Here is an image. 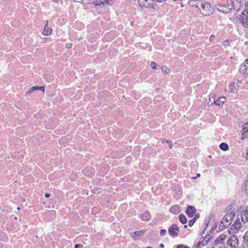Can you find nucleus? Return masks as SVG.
Segmentation results:
<instances>
[{
	"label": "nucleus",
	"instance_id": "8fccbe9b",
	"mask_svg": "<svg viewBox=\"0 0 248 248\" xmlns=\"http://www.w3.org/2000/svg\"><path fill=\"white\" fill-rule=\"evenodd\" d=\"M166 0H157V1L159 2H161L164 1H166Z\"/></svg>",
	"mask_w": 248,
	"mask_h": 248
},
{
	"label": "nucleus",
	"instance_id": "6e6552de",
	"mask_svg": "<svg viewBox=\"0 0 248 248\" xmlns=\"http://www.w3.org/2000/svg\"><path fill=\"white\" fill-rule=\"evenodd\" d=\"M218 10L221 12L225 13H230L232 9L231 4L227 5H218Z\"/></svg>",
	"mask_w": 248,
	"mask_h": 248
},
{
	"label": "nucleus",
	"instance_id": "a878e982",
	"mask_svg": "<svg viewBox=\"0 0 248 248\" xmlns=\"http://www.w3.org/2000/svg\"><path fill=\"white\" fill-rule=\"evenodd\" d=\"M161 70L162 72L165 73V74H169L170 73V68H169L168 67L164 66L162 67Z\"/></svg>",
	"mask_w": 248,
	"mask_h": 248
},
{
	"label": "nucleus",
	"instance_id": "de8ad7c7",
	"mask_svg": "<svg viewBox=\"0 0 248 248\" xmlns=\"http://www.w3.org/2000/svg\"><path fill=\"white\" fill-rule=\"evenodd\" d=\"M246 158L248 160V150H247L246 153Z\"/></svg>",
	"mask_w": 248,
	"mask_h": 248
},
{
	"label": "nucleus",
	"instance_id": "f3484780",
	"mask_svg": "<svg viewBox=\"0 0 248 248\" xmlns=\"http://www.w3.org/2000/svg\"><path fill=\"white\" fill-rule=\"evenodd\" d=\"M93 172V170L92 168L88 167L83 170V174L85 176L90 177L92 176Z\"/></svg>",
	"mask_w": 248,
	"mask_h": 248
},
{
	"label": "nucleus",
	"instance_id": "cd10ccee",
	"mask_svg": "<svg viewBox=\"0 0 248 248\" xmlns=\"http://www.w3.org/2000/svg\"><path fill=\"white\" fill-rule=\"evenodd\" d=\"M35 88L33 87H32L31 88L29 91L27 92L26 93V96H30L31 95V93L33 91H35Z\"/></svg>",
	"mask_w": 248,
	"mask_h": 248
},
{
	"label": "nucleus",
	"instance_id": "5701e85b",
	"mask_svg": "<svg viewBox=\"0 0 248 248\" xmlns=\"http://www.w3.org/2000/svg\"><path fill=\"white\" fill-rule=\"evenodd\" d=\"M105 2L104 0H96L93 1V3L96 6H100L101 5H104Z\"/></svg>",
	"mask_w": 248,
	"mask_h": 248
},
{
	"label": "nucleus",
	"instance_id": "f8f14e48",
	"mask_svg": "<svg viewBox=\"0 0 248 248\" xmlns=\"http://www.w3.org/2000/svg\"><path fill=\"white\" fill-rule=\"evenodd\" d=\"M243 133L242 140L248 137V123H245L242 127Z\"/></svg>",
	"mask_w": 248,
	"mask_h": 248
},
{
	"label": "nucleus",
	"instance_id": "f257e3e1",
	"mask_svg": "<svg viewBox=\"0 0 248 248\" xmlns=\"http://www.w3.org/2000/svg\"><path fill=\"white\" fill-rule=\"evenodd\" d=\"M234 216V214L232 212L226 214L222 219L219 226V229L220 230H223L231 225L232 220Z\"/></svg>",
	"mask_w": 248,
	"mask_h": 248
},
{
	"label": "nucleus",
	"instance_id": "c756f323",
	"mask_svg": "<svg viewBox=\"0 0 248 248\" xmlns=\"http://www.w3.org/2000/svg\"><path fill=\"white\" fill-rule=\"evenodd\" d=\"M33 87L35 88V90H40L42 91L43 92H45V86H33Z\"/></svg>",
	"mask_w": 248,
	"mask_h": 248
},
{
	"label": "nucleus",
	"instance_id": "bb28decb",
	"mask_svg": "<svg viewBox=\"0 0 248 248\" xmlns=\"http://www.w3.org/2000/svg\"><path fill=\"white\" fill-rule=\"evenodd\" d=\"M170 210L171 213H174L176 212H178L179 207L177 205H175L171 207Z\"/></svg>",
	"mask_w": 248,
	"mask_h": 248
},
{
	"label": "nucleus",
	"instance_id": "412c9836",
	"mask_svg": "<svg viewBox=\"0 0 248 248\" xmlns=\"http://www.w3.org/2000/svg\"><path fill=\"white\" fill-rule=\"evenodd\" d=\"M212 237H205L202 241H201L202 244V246H206L211 240Z\"/></svg>",
	"mask_w": 248,
	"mask_h": 248
},
{
	"label": "nucleus",
	"instance_id": "9b49d317",
	"mask_svg": "<svg viewBox=\"0 0 248 248\" xmlns=\"http://www.w3.org/2000/svg\"><path fill=\"white\" fill-rule=\"evenodd\" d=\"M179 231V228L176 224L172 225L169 229L170 234L172 236L177 235Z\"/></svg>",
	"mask_w": 248,
	"mask_h": 248
},
{
	"label": "nucleus",
	"instance_id": "4468645a",
	"mask_svg": "<svg viewBox=\"0 0 248 248\" xmlns=\"http://www.w3.org/2000/svg\"><path fill=\"white\" fill-rule=\"evenodd\" d=\"M196 212V209L194 206H189L187 208L186 213L190 217H193L195 216Z\"/></svg>",
	"mask_w": 248,
	"mask_h": 248
},
{
	"label": "nucleus",
	"instance_id": "ea45409f",
	"mask_svg": "<svg viewBox=\"0 0 248 248\" xmlns=\"http://www.w3.org/2000/svg\"><path fill=\"white\" fill-rule=\"evenodd\" d=\"M176 248H189L187 246H186L185 245H180L177 246Z\"/></svg>",
	"mask_w": 248,
	"mask_h": 248
},
{
	"label": "nucleus",
	"instance_id": "a19ab883",
	"mask_svg": "<svg viewBox=\"0 0 248 248\" xmlns=\"http://www.w3.org/2000/svg\"><path fill=\"white\" fill-rule=\"evenodd\" d=\"M72 44L71 43H68L65 45V47L66 48H70L72 47Z\"/></svg>",
	"mask_w": 248,
	"mask_h": 248
},
{
	"label": "nucleus",
	"instance_id": "79ce46f5",
	"mask_svg": "<svg viewBox=\"0 0 248 248\" xmlns=\"http://www.w3.org/2000/svg\"><path fill=\"white\" fill-rule=\"evenodd\" d=\"M82 245L80 244H76L75 245V248H82Z\"/></svg>",
	"mask_w": 248,
	"mask_h": 248
},
{
	"label": "nucleus",
	"instance_id": "37998d69",
	"mask_svg": "<svg viewBox=\"0 0 248 248\" xmlns=\"http://www.w3.org/2000/svg\"><path fill=\"white\" fill-rule=\"evenodd\" d=\"M201 176V174L200 173H198L197 174V176L196 177H193L192 179H196L197 177H199L200 176Z\"/></svg>",
	"mask_w": 248,
	"mask_h": 248
},
{
	"label": "nucleus",
	"instance_id": "72a5a7b5",
	"mask_svg": "<svg viewBox=\"0 0 248 248\" xmlns=\"http://www.w3.org/2000/svg\"><path fill=\"white\" fill-rule=\"evenodd\" d=\"M167 233V231L165 229H162V230H161L160 231V235L161 236H164Z\"/></svg>",
	"mask_w": 248,
	"mask_h": 248
},
{
	"label": "nucleus",
	"instance_id": "20e7f679",
	"mask_svg": "<svg viewBox=\"0 0 248 248\" xmlns=\"http://www.w3.org/2000/svg\"><path fill=\"white\" fill-rule=\"evenodd\" d=\"M244 0H231L232 9L233 8L235 11H239L243 7L244 5Z\"/></svg>",
	"mask_w": 248,
	"mask_h": 248
},
{
	"label": "nucleus",
	"instance_id": "1a4fd4ad",
	"mask_svg": "<svg viewBox=\"0 0 248 248\" xmlns=\"http://www.w3.org/2000/svg\"><path fill=\"white\" fill-rule=\"evenodd\" d=\"M239 86L237 83L232 82L228 86V90L231 93H235L239 90Z\"/></svg>",
	"mask_w": 248,
	"mask_h": 248
},
{
	"label": "nucleus",
	"instance_id": "dca6fc26",
	"mask_svg": "<svg viewBox=\"0 0 248 248\" xmlns=\"http://www.w3.org/2000/svg\"><path fill=\"white\" fill-rule=\"evenodd\" d=\"M226 101V99L225 97H220L217 99L215 100V98L213 99L214 103L217 106H221Z\"/></svg>",
	"mask_w": 248,
	"mask_h": 248
},
{
	"label": "nucleus",
	"instance_id": "4be33fe9",
	"mask_svg": "<svg viewBox=\"0 0 248 248\" xmlns=\"http://www.w3.org/2000/svg\"><path fill=\"white\" fill-rule=\"evenodd\" d=\"M219 148L223 151H226L228 150L229 146L227 144L225 143H221L219 145Z\"/></svg>",
	"mask_w": 248,
	"mask_h": 248
},
{
	"label": "nucleus",
	"instance_id": "c85d7f7f",
	"mask_svg": "<svg viewBox=\"0 0 248 248\" xmlns=\"http://www.w3.org/2000/svg\"><path fill=\"white\" fill-rule=\"evenodd\" d=\"M105 3L109 5L112 6L114 3V0H104Z\"/></svg>",
	"mask_w": 248,
	"mask_h": 248
},
{
	"label": "nucleus",
	"instance_id": "6ab92c4d",
	"mask_svg": "<svg viewBox=\"0 0 248 248\" xmlns=\"http://www.w3.org/2000/svg\"><path fill=\"white\" fill-rule=\"evenodd\" d=\"M142 220L147 221L151 218V216L149 212H145L141 216Z\"/></svg>",
	"mask_w": 248,
	"mask_h": 248
},
{
	"label": "nucleus",
	"instance_id": "4c0bfd02",
	"mask_svg": "<svg viewBox=\"0 0 248 248\" xmlns=\"http://www.w3.org/2000/svg\"><path fill=\"white\" fill-rule=\"evenodd\" d=\"M166 142L169 144L170 148V149L172 148V143L171 141L169 140H167Z\"/></svg>",
	"mask_w": 248,
	"mask_h": 248
},
{
	"label": "nucleus",
	"instance_id": "393cba45",
	"mask_svg": "<svg viewBox=\"0 0 248 248\" xmlns=\"http://www.w3.org/2000/svg\"><path fill=\"white\" fill-rule=\"evenodd\" d=\"M212 248H225L224 243H214Z\"/></svg>",
	"mask_w": 248,
	"mask_h": 248
},
{
	"label": "nucleus",
	"instance_id": "603ef678",
	"mask_svg": "<svg viewBox=\"0 0 248 248\" xmlns=\"http://www.w3.org/2000/svg\"><path fill=\"white\" fill-rule=\"evenodd\" d=\"M17 209L18 210H19L20 208H19V207H17Z\"/></svg>",
	"mask_w": 248,
	"mask_h": 248
},
{
	"label": "nucleus",
	"instance_id": "39448f33",
	"mask_svg": "<svg viewBox=\"0 0 248 248\" xmlns=\"http://www.w3.org/2000/svg\"><path fill=\"white\" fill-rule=\"evenodd\" d=\"M239 19L245 27H248V9L245 10L240 15Z\"/></svg>",
	"mask_w": 248,
	"mask_h": 248
},
{
	"label": "nucleus",
	"instance_id": "aec40b11",
	"mask_svg": "<svg viewBox=\"0 0 248 248\" xmlns=\"http://www.w3.org/2000/svg\"><path fill=\"white\" fill-rule=\"evenodd\" d=\"M226 238V235L224 234L220 235L217 239L215 241V243H223V241Z\"/></svg>",
	"mask_w": 248,
	"mask_h": 248
},
{
	"label": "nucleus",
	"instance_id": "ddd939ff",
	"mask_svg": "<svg viewBox=\"0 0 248 248\" xmlns=\"http://www.w3.org/2000/svg\"><path fill=\"white\" fill-rule=\"evenodd\" d=\"M144 232L142 231H139L134 232L131 234V236L135 240H139L143 235Z\"/></svg>",
	"mask_w": 248,
	"mask_h": 248
},
{
	"label": "nucleus",
	"instance_id": "423d86ee",
	"mask_svg": "<svg viewBox=\"0 0 248 248\" xmlns=\"http://www.w3.org/2000/svg\"><path fill=\"white\" fill-rule=\"evenodd\" d=\"M241 223L238 219L235 220L234 223L231 226V228L228 230V232L230 233H234L237 232L241 227Z\"/></svg>",
	"mask_w": 248,
	"mask_h": 248
},
{
	"label": "nucleus",
	"instance_id": "e433bc0d",
	"mask_svg": "<svg viewBox=\"0 0 248 248\" xmlns=\"http://www.w3.org/2000/svg\"><path fill=\"white\" fill-rule=\"evenodd\" d=\"M214 39H215V35L213 34H211L209 38L210 42H212L213 41H214Z\"/></svg>",
	"mask_w": 248,
	"mask_h": 248
},
{
	"label": "nucleus",
	"instance_id": "f03ea898",
	"mask_svg": "<svg viewBox=\"0 0 248 248\" xmlns=\"http://www.w3.org/2000/svg\"><path fill=\"white\" fill-rule=\"evenodd\" d=\"M199 8L203 15L207 16L212 13L211 5L207 2L201 3Z\"/></svg>",
	"mask_w": 248,
	"mask_h": 248
},
{
	"label": "nucleus",
	"instance_id": "f704fd0d",
	"mask_svg": "<svg viewBox=\"0 0 248 248\" xmlns=\"http://www.w3.org/2000/svg\"><path fill=\"white\" fill-rule=\"evenodd\" d=\"M229 45V41L225 40L222 42V46H228Z\"/></svg>",
	"mask_w": 248,
	"mask_h": 248
},
{
	"label": "nucleus",
	"instance_id": "864d4df0",
	"mask_svg": "<svg viewBox=\"0 0 248 248\" xmlns=\"http://www.w3.org/2000/svg\"><path fill=\"white\" fill-rule=\"evenodd\" d=\"M209 100H210L211 102H212L211 98H209Z\"/></svg>",
	"mask_w": 248,
	"mask_h": 248
},
{
	"label": "nucleus",
	"instance_id": "a211bd4d",
	"mask_svg": "<svg viewBox=\"0 0 248 248\" xmlns=\"http://www.w3.org/2000/svg\"><path fill=\"white\" fill-rule=\"evenodd\" d=\"M52 31V29L47 26V23L45 25L43 34L45 35L48 36L50 35Z\"/></svg>",
	"mask_w": 248,
	"mask_h": 248
},
{
	"label": "nucleus",
	"instance_id": "b1692460",
	"mask_svg": "<svg viewBox=\"0 0 248 248\" xmlns=\"http://www.w3.org/2000/svg\"><path fill=\"white\" fill-rule=\"evenodd\" d=\"M179 218L180 221L182 224H185V223H186V222H187V219H186V217L183 214H180L179 215Z\"/></svg>",
	"mask_w": 248,
	"mask_h": 248
},
{
	"label": "nucleus",
	"instance_id": "7ed1b4c3",
	"mask_svg": "<svg viewBox=\"0 0 248 248\" xmlns=\"http://www.w3.org/2000/svg\"><path fill=\"white\" fill-rule=\"evenodd\" d=\"M227 243L232 248H237L238 247V239L237 236H230L228 239Z\"/></svg>",
	"mask_w": 248,
	"mask_h": 248
},
{
	"label": "nucleus",
	"instance_id": "49530a36",
	"mask_svg": "<svg viewBox=\"0 0 248 248\" xmlns=\"http://www.w3.org/2000/svg\"><path fill=\"white\" fill-rule=\"evenodd\" d=\"M62 0H53V1L54 2H56V3H58L59 2H60V1H61Z\"/></svg>",
	"mask_w": 248,
	"mask_h": 248
},
{
	"label": "nucleus",
	"instance_id": "2f4dec72",
	"mask_svg": "<svg viewBox=\"0 0 248 248\" xmlns=\"http://www.w3.org/2000/svg\"><path fill=\"white\" fill-rule=\"evenodd\" d=\"M202 247H203L201 241H199L196 244L195 248H202Z\"/></svg>",
	"mask_w": 248,
	"mask_h": 248
},
{
	"label": "nucleus",
	"instance_id": "58836bf2",
	"mask_svg": "<svg viewBox=\"0 0 248 248\" xmlns=\"http://www.w3.org/2000/svg\"><path fill=\"white\" fill-rule=\"evenodd\" d=\"M244 239L248 240V232H246L243 236Z\"/></svg>",
	"mask_w": 248,
	"mask_h": 248
},
{
	"label": "nucleus",
	"instance_id": "0eeeda50",
	"mask_svg": "<svg viewBox=\"0 0 248 248\" xmlns=\"http://www.w3.org/2000/svg\"><path fill=\"white\" fill-rule=\"evenodd\" d=\"M139 5L146 8H154L153 0H138Z\"/></svg>",
	"mask_w": 248,
	"mask_h": 248
},
{
	"label": "nucleus",
	"instance_id": "c03bdc74",
	"mask_svg": "<svg viewBox=\"0 0 248 248\" xmlns=\"http://www.w3.org/2000/svg\"><path fill=\"white\" fill-rule=\"evenodd\" d=\"M75 2L82 3V0H73Z\"/></svg>",
	"mask_w": 248,
	"mask_h": 248
},
{
	"label": "nucleus",
	"instance_id": "3c124183",
	"mask_svg": "<svg viewBox=\"0 0 248 248\" xmlns=\"http://www.w3.org/2000/svg\"><path fill=\"white\" fill-rule=\"evenodd\" d=\"M160 246L162 248H164V244H161L160 245Z\"/></svg>",
	"mask_w": 248,
	"mask_h": 248
},
{
	"label": "nucleus",
	"instance_id": "7c9ffc66",
	"mask_svg": "<svg viewBox=\"0 0 248 248\" xmlns=\"http://www.w3.org/2000/svg\"><path fill=\"white\" fill-rule=\"evenodd\" d=\"M245 192L247 193H248V177L245 181Z\"/></svg>",
	"mask_w": 248,
	"mask_h": 248
},
{
	"label": "nucleus",
	"instance_id": "a18cd8bd",
	"mask_svg": "<svg viewBox=\"0 0 248 248\" xmlns=\"http://www.w3.org/2000/svg\"><path fill=\"white\" fill-rule=\"evenodd\" d=\"M50 194L49 193H46L45 194V197L46 198H49L50 197Z\"/></svg>",
	"mask_w": 248,
	"mask_h": 248
},
{
	"label": "nucleus",
	"instance_id": "2eb2a0df",
	"mask_svg": "<svg viewBox=\"0 0 248 248\" xmlns=\"http://www.w3.org/2000/svg\"><path fill=\"white\" fill-rule=\"evenodd\" d=\"M241 215L242 221L247 222L248 221V209H246L244 211H242Z\"/></svg>",
	"mask_w": 248,
	"mask_h": 248
},
{
	"label": "nucleus",
	"instance_id": "473e14b6",
	"mask_svg": "<svg viewBox=\"0 0 248 248\" xmlns=\"http://www.w3.org/2000/svg\"><path fill=\"white\" fill-rule=\"evenodd\" d=\"M151 67L153 69H155V68H156V63L155 62H151Z\"/></svg>",
	"mask_w": 248,
	"mask_h": 248
},
{
	"label": "nucleus",
	"instance_id": "09e8293b",
	"mask_svg": "<svg viewBox=\"0 0 248 248\" xmlns=\"http://www.w3.org/2000/svg\"><path fill=\"white\" fill-rule=\"evenodd\" d=\"M166 140H166L165 139H162V140H161V141H162V143H164V142H165V141H166Z\"/></svg>",
	"mask_w": 248,
	"mask_h": 248
},
{
	"label": "nucleus",
	"instance_id": "c9c22d12",
	"mask_svg": "<svg viewBox=\"0 0 248 248\" xmlns=\"http://www.w3.org/2000/svg\"><path fill=\"white\" fill-rule=\"evenodd\" d=\"M194 222H195V221L193 219H192L189 220L188 221V225L189 226H192L193 225Z\"/></svg>",
	"mask_w": 248,
	"mask_h": 248
},
{
	"label": "nucleus",
	"instance_id": "9d476101",
	"mask_svg": "<svg viewBox=\"0 0 248 248\" xmlns=\"http://www.w3.org/2000/svg\"><path fill=\"white\" fill-rule=\"evenodd\" d=\"M239 71L241 73L246 74L248 77V59H246L245 62L240 66Z\"/></svg>",
	"mask_w": 248,
	"mask_h": 248
}]
</instances>
